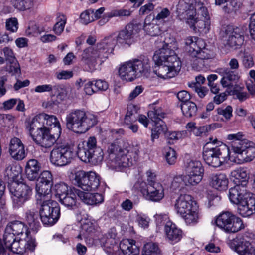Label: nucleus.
I'll list each match as a JSON object with an SVG mask.
<instances>
[{"label":"nucleus","instance_id":"obj_58","mask_svg":"<svg viewBox=\"0 0 255 255\" xmlns=\"http://www.w3.org/2000/svg\"><path fill=\"white\" fill-rule=\"evenodd\" d=\"M15 236H16L11 232V231H9V229L6 227L3 235V240L7 248L8 249L14 242L16 240Z\"/></svg>","mask_w":255,"mask_h":255},{"label":"nucleus","instance_id":"obj_31","mask_svg":"<svg viewBox=\"0 0 255 255\" xmlns=\"http://www.w3.org/2000/svg\"><path fill=\"white\" fill-rule=\"evenodd\" d=\"M250 141L246 139L232 142L230 151V160H238L241 158Z\"/></svg>","mask_w":255,"mask_h":255},{"label":"nucleus","instance_id":"obj_53","mask_svg":"<svg viewBox=\"0 0 255 255\" xmlns=\"http://www.w3.org/2000/svg\"><path fill=\"white\" fill-rule=\"evenodd\" d=\"M13 6L19 11H25L33 7L32 0H11Z\"/></svg>","mask_w":255,"mask_h":255},{"label":"nucleus","instance_id":"obj_29","mask_svg":"<svg viewBox=\"0 0 255 255\" xmlns=\"http://www.w3.org/2000/svg\"><path fill=\"white\" fill-rule=\"evenodd\" d=\"M117 236L116 231L114 228L110 229L107 233L103 235L100 239V244L102 247L106 250L107 252L111 253L115 247L117 248L116 245V237Z\"/></svg>","mask_w":255,"mask_h":255},{"label":"nucleus","instance_id":"obj_40","mask_svg":"<svg viewBox=\"0 0 255 255\" xmlns=\"http://www.w3.org/2000/svg\"><path fill=\"white\" fill-rule=\"evenodd\" d=\"M40 166L37 160H29L26 164L25 172L26 177L30 181H34L39 177Z\"/></svg>","mask_w":255,"mask_h":255},{"label":"nucleus","instance_id":"obj_52","mask_svg":"<svg viewBox=\"0 0 255 255\" xmlns=\"http://www.w3.org/2000/svg\"><path fill=\"white\" fill-rule=\"evenodd\" d=\"M142 255H162V254L158 245L151 242L144 245Z\"/></svg>","mask_w":255,"mask_h":255},{"label":"nucleus","instance_id":"obj_39","mask_svg":"<svg viewBox=\"0 0 255 255\" xmlns=\"http://www.w3.org/2000/svg\"><path fill=\"white\" fill-rule=\"evenodd\" d=\"M228 179L223 173L212 175L210 178V184L214 189L219 191H224L227 188Z\"/></svg>","mask_w":255,"mask_h":255},{"label":"nucleus","instance_id":"obj_6","mask_svg":"<svg viewBox=\"0 0 255 255\" xmlns=\"http://www.w3.org/2000/svg\"><path fill=\"white\" fill-rule=\"evenodd\" d=\"M37 202L40 205L39 215L43 224L52 226L56 224L60 217V208L58 204L51 199Z\"/></svg>","mask_w":255,"mask_h":255},{"label":"nucleus","instance_id":"obj_4","mask_svg":"<svg viewBox=\"0 0 255 255\" xmlns=\"http://www.w3.org/2000/svg\"><path fill=\"white\" fill-rule=\"evenodd\" d=\"M202 156L209 166L219 167L230 160L229 148L226 144L215 139L214 141L207 142L204 145Z\"/></svg>","mask_w":255,"mask_h":255},{"label":"nucleus","instance_id":"obj_48","mask_svg":"<svg viewBox=\"0 0 255 255\" xmlns=\"http://www.w3.org/2000/svg\"><path fill=\"white\" fill-rule=\"evenodd\" d=\"M255 157V147L253 146V143L249 142L247 148L241 158L238 160H232V162L240 164L244 162H250Z\"/></svg>","mask_w":255,"mask_h":255},{"label":"nucleus","instance_id":"obj_45","mask_svg":"<svg viewBox=\"0 0 255 255\" xmlns=\"http://www.w3.org/2000/svg\"><path fill=\"white\" fill-rule=\"evenodd\" d=\"M180 216L187 225H194L198 223L200 219L198 207L197 206Z\"/></svg>","mask_w":255,"mask_h":255},{"label":"nucleus","instance_id":"obj_50","mask_svg":"<svg viewBox=\"0 0 255 255\" xmlns=\"http://www.w3.org/2000/svg\"><path fill=\"white\" fill-rule=\"evenodd\" d=\"M40 116L44 117L42 122L44 127H47V126L52 127L50 128H59L60 132H61V127L59 122L56 116L54 115H49L44 113H40Z\"/></svg>","mask_w":255,"mask_h":255},{"label":"nucleus","instance_id":"obj_12","mask_svg":"<svg viewBox=\"0 0 255 255\" xmlns=\"http://www.w3.org/2000/svg\"><path fill=\"white\" fill-rule=\"evenodd\" d=\"M187 174L184 176L186 186H195L199 183L202 179L204 168L200 161L190 160L186 166Z\"/></svg>","mask_w":255,"mask_h":255},{"label":"nucleus","instance_id":"obj_11","mask_svg":"<svg viewBox=\"0 0 255 255\" xmlns=\"http://www.w3.org/2000/svg\"><path fill=\"white\" fill-rule=\"evenodd\" d=\"M76 154L70 147L60 146L51 151L50 160L55 166H63L71 163Z\"/></svg>","mask_w":255,"mask_h":255},{"label":"nucleus","instance_id":"obj_43","mask_svg":"<svg viewBox=\"0 0 255 255\" xmlns=\"http://www.w3.org/2000/svg\"><path fill=\"white\" fill-rule=\"evenodd\" d=\"M86 159L84 157H80L79 159L85 163H91L93 164H98L101 162L103 159L104 153L102 148H97L95 150L86 154Z\"/></svg>","mask_w":255,"mask_h":255},{"label":"nucleus","instance_id":"obj_55","mask_svg":"<svg viewBox=\"0 0 255 255\" xmlns=\"http://www.w3.org/2000/svg\"><path fill=\"white\" fill-rule=\"evenodd\" d=\"M163 154L166 161L169 165H174L177 160V154L174 149L166 146L163 150Z\"/></svg>","mask_w":255,"mask_h":255},{"label":"nucleus","instance_id":"obj_47","mask_svg":"<svg viewBox=\"0 0 255 255\" xmlns=\"http://www.w3.org/2000/svg\"><path fill=\"white\" fill-rule=\"evenodd\" d=\"M181 109L183 115L186 118H194L197 113L198 108L196 104L192 101L181 103Z\"/></svg>","mask_w":255,"mask_h":255},{"label":"nucleus","instance_id":"obj_42","mask_svg":"<svg viewBox=\"0 0 255 255\" xmlns=\"http://www.w3.org/2000/svg\"><path fill=\"white\" fill-rule=\"evenodd\" d=\"M75 190L77 189H70L69 193L63 195V196H61L60 198L58 199L60 203L69 209H73L77 207V194L75 191Z\"/></svg>","mask_w":255,"mask_h":255},{"label":"nucleus","instance_id":"obj_41","mask_svg":"<svg viewBox=\"0 0 255 255\" xmlns=\"http://www.w3.org/2000/svg\"><path fill=\"white\" fill-rule=\"evenodd\" d=\"M25 220L33 231L37 232L40 228L41 224L39 221V216L35 210H29L26 212Z\"/></svg>","mask_w":255,"mask_h":255},{"label":"nucleus","instance_id":"obj_16","mask_svg":"<svg viewBox=\"0 0 255 255\" xmlns=\"http://www.w3.org/2000/svg\"><path fill=\"white\" fill-rule=\"evenodd\" d=\"M16 240L8 248L13 253L22 255L27 251L34 252L37 246L35 239L32 237Z\"/></svg>","mask_w":255,"mask_h":255},{"label":"nucleus","instance_id":"obj_14","mask_svg":"<svg viewBox=\"0 0 255 255\" xmlns=\"http://www.w3.org/2000/svg\"><path fill=\"white\" fill-rule=\"evenodd\" d=\"M178 16L181 20H185L187 24L192 25L195 23L194 16H196L193 0H180L177 7Z\"/></svg>","mask_w":255,"mask_h":255},{"label":"nucleus","instance_id":"obj_24","mask_svg":"<svg viewBox=\"0 0 255 255\" xmlns=\"http://www.w3.org/2000/svg\"><path fill=\"white\" fill-rule=\"evenodd\" d=\"M43 116H40V114L36 115L27 126L26 128L33 140L47 128L44 127L43 124Z\"/></svg>","mask_w":255,"mask_h":255},{"label":"nucleus","instance_id":"obj_38","mask_svg":"<svg viewBox=\"0 0 255 255\" xmlns=\"http://www.w3.org/2000/svg\"><path fill=\"white\" fill-rule=\"evenodd\" d=\"M119 76L123 80L132 81L136 79L131 60L123 63L119 69Z\"/></svg>","mask_w":255,"mask_h":255},{"label":"nucleus","instance_id":"obj_60","mask_svg":"<svg viewBox=\"0 0 255 255\" xmlns=\"http://www.w3.org/2000/svg\"><path fill=\"white\" fill-rule=\"evenodd\" d=\"M94 15V9H89L84 11L80 15L81 22L84 24H87L95 20Z\"/></svg>","mask_w":255,"mask_h":255},{"label":"nucleus","instance_id":"obj_46","mask_svg":"<svg viewBox=\"0 0 255 255\" xmlns=\"http://www.w3.org/2000/svg\"><path fill=\"white\" fill-rule=\"evenodd\" d=\"M154 123L153 128L151 130V140L158 139L161 134H165L167 131V127L165 123L162 120L152 121Z\"/></svg>","mask_w":255,"mask_h":255},{"label":"nucleus","instance_id":"obj_37","mask_svg":"<svg viewBox=\"0 0 255 255\" xmlns=\"http://www.w3.org/2000/svg\"><path fill=\"white\" fill-rule=\"evenodd\" d=\"M97 148H100V147L97 146L96 138L91 136L82 144H79L76 154L78 157L84 156V159H86V154L95 150Z\"/></svg>","mask_w":255,"mask_h":255},{"label":"nucleus","instance_id":"obj_22","mask_svg":"<svg viewBox=\"0 0 255 255\" xmlns=\"http://www.w3.org/2000/svg\"><path fill=\"white\" fill-rule=\"evenodd\" d=\"M9 152L11 156L16 160H21L26 157L24 144L17 137L12 138L9 146Z\"/></svg>","mask_w":255,"mask_h":255},{"label":"nucleus","instance_id":"obj_34","mask_svg":"<svg viewBox=\"0 0 255 255\" xmlns=\"http://www.w3.org/2000/svg\"><path fill=\"white\" fill-rule=\"evenodd\" d=\"M97 228V225L95 222L86 219L82 221L81 223V230L77 238L80 240L84 239L87 241L88 238L91 237L95 233Z\"/></svg>","mask_w":255,"mask_h":255},{"label":"nucleus","instance_id":"obj_30","mask_svg":"<svg viewBox=\"0 0 255 255\" xmlns=\"http://www.w3.org/2000/svg\"><path fill=\"white\" fill-rule=\"evenodd\" d=\"M134 34V26L132 24H128L124 29L120 31L118 34L116 35V43L121 45H129Z\"/></svg>","mask_w":255,"mask_h":255},{"label":"nucleus","instance_id":"obj_44","mask_svg":"<svg viewBox=\"0 0 255 255\" xmlns=\"http://www.w3.org/2000/svg\"><path fill=\"white\" fill-rule=\"evenodd\" d=\"M149 110L147 115L151 121H157L162 120L165 117V113L161 106L157 105L156 103H153L149 105Z\"/></svg>","mask_w":255,"mask_h":255},{"label":"nucleus","instance_id":"obj_63","mask_svg":"<svg viewBox=\"0 0 255 255\" xmlns=\"http://www.w3.org/2000/svg\"><path fill=\"white\" fill-rule=\"evenodd\" d=\"M10 65L7 68V71L12 76H16L21 74V69L18 61L10 62Z\"/></svg>","mask_w":255,"mask_h":255},{"label":"nucleus","instance_id":"obj_62","mask_svg":"<svg viewBox=\"0 0 255 255\" xmlns=\"http://www.w3.org/2000/svg\"><path fill=\"white\" fill-rule=\"evenodd\" d=\"M196 8L198 10V15L201 16L200 18H204V19L210 20L209 14L208 9L204 4L201 2H198L196 5Z\"/></svg>","mask_w":255,"mask_h":255},{"label":"nucleus","instance_id":"obj_18","mask_svg":"<svg viewBox=\"0 0 255 255\" xmlns=\"http://www.w3.org/2000/svg\"><path fill=\"white\" fill-rule=\"evenodd\" d=\"M196 201L189 194H181L176 200L175 209L179 215L197 207Z\"/></svg>","mask_w":255,"mask_h":255},{"label":"nucleus","instance_id":"obj_8","mask_svg":"<svg viewBox=\"0 0 255 255\" xmlns=\"http://www.w3.org/2000/svg\"><path fill=\"white\" fill-rule=\"evenodd\" d=\"M134 187L139 191L146 200L150 201L158 202L164 197V188L160 183L147 185L146 182L138 180Z\"/></svg>","mask_w":255,"mask_h":255},{"label":"nucleus","instance_id":"obj_7","mask_svg":"<svg viewBox=\"0 0 255 255\" xmlns=\"http://www.w3.org/2000/svg\"><path fill=\"white\" fill-rule=\"evenodd\" d=\"M215 222L217 227L227 233H236L245 227L241 219L229 211L221 213Z\"/></svg>","mask_w":255,"mask_h":255},{"label":"nucleus","instance_id":"obj_33","mask_svg":"<svg viewBox=\"0 0 255 255\" xmlns=\"http://www.w3.org/2000/svg\"><path fill=\"white\" fill-rule=\"evenodd\" d=\"M75 191L80 199L84 203L88 205H92L99 204L104 200V197L101 194L84 192L79 189L75 190Z\"/></svg>","mask_w":255,"mask_h":255},{"label":"nucleus","instance_id":"obj_2","mask_svg":"<svg viewBox=\"0 0 255 255\" xmlns=\"http://www.w3.org/2000/svg\"><path fill=\"white\" fill-rule=\"evenodd\" d=\"M153 60L156 65L153 72L159 78H171L177 75L181 69L180 59L167 44L155 52Z\"/></svg>","mask_w":255,"mask_h":255},{"label":"nucleus","instance_id":"obj_1","mask_svg":"<svg viewBox=\"0 0 255 255\" xmlns=\"http://www.w3.org/2000/svg\"><path fill=\"white\" fill-rule=\"evenodd\" d=\"M140 149L139 144L131 145L123 140L111 143L107 147L108 164L116 171L130 167L137 161Z\"/></svg>","mask_w":255,"mask_h":255},{"label":"nucleus","instance_id":"obj_17","mask_svg":"<svg viewBox=\"0 0 255 255\" xmlns=\"http://www.w3.org/2000/svg\"><path fill=\"white\" fill-rule=\"evenodd\" d=\"M101 54L97 46L89 47L84 50L81 55V61L90 69H94L97 64L98 59H100L101 64L105 60Z\"/></svg>","mask_w":255,"mask_h":255},{"label":"nucleus","instance_id":"obj_51","mask_svg":"<svg viewBox=\"0 0 255 255\" xmlns=\"http://www.w3.org/2000/svg\"><path fill=\"white\" fill-rule=\"evenodd\" d=\"M137 107L133 105L130 104L128 106L127 112L124 119L125 124H131L137 120Z\"/></svg>","mask_w":255,"mask_h":255},{"label":"nucleus","instance_id":"obj_9","mask_svg":"<svg viewBox=\"0 0 255 255\" xmlns=\"http://www.w3.org/2000/svg\"><path fill=\"white\" fill-rule=\"evenodd\" d=\"M74 175L75 184L83 190H95L100 185V177L95 172L78 170L75 172Z\"/></svg>","mask_w":255,"mask_h":255},{"label":"nucleus","instance_id":"obj_20","mask_svg":"<svg viewBox=\"0 0 255 255\" xmlns=\"http://www.w3.org/2000/svg\"><path fill=\"white\" fill-rule=\"evenodd\" d=\"M131 61L137 78L148 76L151 70V61L148 57L141 56Z\"/></svg>","mask_w":255,"mask_h":255},{"label":"nucleus","instance_id":"obj_57","mask_svg":"<svg viewBox=\"0 0 255 255\" xmlns=\"http://www.w3.org/2000/svg\"><path fill=\"white\" fill-rule=\"evenodd\" d=\"M232 93L241 102L246 101L250 97L249 94L243 90V87L236 85H235L233 89Z\"/></svg>","mask_w":255,"mask_h":255},{"label":"nucleus","instance_id":"obj_25","mask_svg":"<svg viewBox=\"0 0 255 255\" xmlns=\"http://www.w3.org/2000/svg\"><path fill=\"white\" fill-rule=\"evenodd\" d=\"M164 230L166 238L171 244L178 242L182 237V231L171 221L166 222Z\"/></svg>","mask_w":255,"mask_h":255},{"label":"nucleus","instance_id":"obj_23","mask_svg":"<svg viewBox=\"0 0 255 255\" xmlns=\"http://www.w3.org/2000/svg\"><path fill=\"white\" fill-rule=\"evenodd\" d=\"M116 44V35L112 34L105 37L96 46L103 57L106 60L108 54L114 51Z\"/></svg>","mask_w":255,"mask_h":255},{"label":"nucleus","instance_id":"obj_61","mask_svg":"<svg viewBox=\"0 0 255 255\" xmlns=\"http://www.w3.org/2000/svg\"><path fill=\"white\" fill-rule=\"evenodd\" d=\"M130 15V11L127 9H114L105 14L109 19L113 17L128 16Z\"/></svg>","mask_w":255,"mask_h":255},{"label":"nucleus","instance_id":"obj_15","mask_svg":"<svg viewBox=\"0 0 255 255\" xmlns=\"http://www.w3.org/2000/svg\"><path fill=\"white\" fill-rule=\"evenodd\" d=\"M61 133L59 128H47L33 140L43 147L50 148L59 138Z\"/></svg>","mask_w":255,"mask_h":255},{"label":"nucleus","instance_id":"obj_64","mask_svg":"<svg viewBox=\"0 0 255 255\" xmlns=\"http://www.w3.org/2000/svg\"><path fill=\"white\" fill-rule=\"evenodd\" d=\"M183 182L185 184L184 176L183 177L180 176H175L172 181L170 188L173 190L180 189L182 187Z\"/></svg>","mask_w":255,"mask_h":255},{"label":"nucleus","instance_id":"obj_36","mask_svg":"<svg viewBox=\"0 0 255 255\" xmlns=\"http://www.w3.org/2000/svg\"><path fill=\"white\" fill-rule=\"evenodd\" d=\"M6 227L17 237L23 236L24 238L31 237L30 235L28 228L23 222L17 220L9 222Z\"/></svg>","mask_w":255,"mask_h":255},{"label":"nucleus","instance_id":"obj_54","mask_svg":"<svg viewBox=\"0 0 255 255\" xmlns=\"http://www.w3.org/2000/svg\"><path fill=\"white\" fill-rule=\"evenodd\" d=\"M143 29L147 34L151 36H158L160 32L159 26L154 23H150L149 18L148 17L145 19Z\"/></svg>","mask_w":255,"mask_h":255},{"label":"nucleus","instance_id":"obj_21","mask_svg":"<svg viewBox=\"0 0 255 255\" xmlns=\"http://www.w3.org/2000/svg\"><path fill=\"white\" fill-rule=\"evenodd\" d=\"M253 194L249 192L243 185H235L229 190L228 196L230 201L233 204L238 205L242 200H245L252 195Z\"/></svg>","mask_w":255,"mask_h":255},{"label":"nucleus","instance_id":"obj_3","mask_svg":"<svg viewBox=\"0 0 255 255\" xmlns=\"http://www.w3.org/2000/svg\"><path fill=\"white\" fill-rule=\"evenodd\" d=\"M67 128L77 133H84L97 123V117L84 109L70 110L66 117Z\"/></svg>","mask_w":255,"mask_h":255},{"label":"nucleus","instance_id":"obj_59","mask_svg":"<svg viewBox=\"0 0 255 255\" xmlns=\"http://www.w3.org/2000/svg\"><path fill=\"white\" fill-rule=\"evenodd\" d=\"M55 196L57 198L63 196L70 192L68 186L63 182L56 184L55 185Z\"/></svg>","mask_w":255,"mask_h":255},{"label":"nucleus","instance_id":"obj_10","mask_svg":"<svg viewBox=\"0 0 255 255\" xmlns=\"http://www.w3.org/2000/svg\"><path fill=\"white\" fill-rule=\"evenodd\" d=\"M11 194L12 206L15 209L22 207L32 195V189L25 184L15 183L9 187Z\"/></svg>","mask_w":255,"mask_h":255},{"label":"nucleus","instance_id":"obj_27","mask_svg":"<svg viewBox=\"0 0 255 255\" xmlns=\"http://www.w3.org/2000/svg\"><path fill=\"white\" fill-rule=\"evenodd\" d=\"M230 179L236 185L245 186L249 179V173L246 167H240L230 173Z\"/></svg>","mask_w":255,"mask_h":255},{"label":"nucleus","instance_id":"obj_5","mask_svg":"<svg viewBox=\"0 0 255 255\" xmlns=\"http://www.w3.org/2000/svg\"><path fill=\"white\" fill-rule=\"evenodd\" d=\"M185 44L189 47L193 67L201 68L204 65L203 60L210 58L209 51L205 48V43L202 39L195 36L188 37L185 39Z\"/></svg>","mask_w":255,"mask_h":255},{"label":"nucleus","instance_id":"obj_13","mask_svg":"<svg viewBox=\"0 0 255 255\" xmlns=\"http://www.w3.org/2000/svg\"><path fill=\"white\" fill-rule=\"evenodd\" d=\"M232 249L237 250L240 255H255V247L252 244V239L247 234L238 235L228 242Z\"/></svg>","mask_w":255,"mask_h":255},{"label":"nucleus","instance_id":"obj_28","mask_svg":"<svg viewBox=\"0 0 255 255\" xmlns=\"http://www.w3.org/2000/svg\"><path fill=\"white\" fill-rule=\"evenodd\" d=\"M217 72L222 76L221 83L224 87H230L232 81H236L239 79L237 72L229 68H218Z\"/></svg>","mask_w":255,"mask_h":255},{"label":"nucleus","instance_id":"obj_49","mask_svg":"<svg viewBox=\"0 0 255 255\" xmlns=\"http://www.w3.org/2000/svg\"><path fill=\"white\" fill-rule=\"evenodd\" d=\"M195 23L192 25L188 24L192 28H198V31H203L206 33L209 31L210 26V20L204 19V18H200L194 16Z\"/></svg>","mask_w":255,"mask_h":255},{"label":"nucleus","instance_id":"obj_35","mask_svg":"<svg viewBox=\"0 0 255 255\" xmlns=\"http://www.w3.org/2000/svg\"><path fill=\"white\" fill-rule=\"evenodd\" d=\"M53 184L37 182L36 185L37 202L51 199V187Z\"/></svg>","mask_w":255,"mask_h":255},{"label":"nucleus","instance_id":"obj_32","mask_svg":"<svg viewBox=\"0 0 255 255\" xmlns=\"http://www.w3.org/2000/svg\"><path fill=\"white\" fill-rule=\"evenodd\" d=\"M119 247L124 255H139V248L136 241L131 239H124L120 243Z\"/></svg>","mask_w":255,"mask_h":255},{"label":"nucleus","instance_id":"obj_56","mask_svg":"<svg viewBox=\"0 0 255 255\" xmlns=\"http://www.w3.org/2000/svg\"><path fill=\"white\" fill-rule=\"evenodd\" d=\"M67 18L63 14H59L57 17V22L53 27V31L57 35H60L63 31Z\"/></svg>","mask_w":255,"mask_h":255},{"label":"nucleus","instance_id":"obj_26","mask_svg":"<svg viewBox=\"0 0 255 255\" xmlns=\"http://www.w3.org/2000/svg\"><path fill=\"white\" fill-rule=\"evenodd\" d=\"M238 212L243 217H249L255 212V197L252 195L238 205Z\"/></svg>","mask_w":255,"mask_h":255},{"label":"nucleus","instance_id":"obj_19","mask_svg":"<svg viewBox=\"0 0 255 255\" xmlns=\"http://www.w3.org/2000/svg\"><path fill=\"white\" fill-rule=\"evenodd\" d=\"M226 31L227 39L226 45L234 49L240 48L244 41L242 30L239 27H229Z\"/></svg>","mask_w":255,"mask_h":255}]
</instances>
